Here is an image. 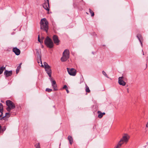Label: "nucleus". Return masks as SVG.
Instances as JSON below:
<instances>
[{
	"mask_svg": "<svg viewBox=\"0 0 148 148\" xmlns=\"http://www.w3.org/2000/svg\"><path fill=\"white\" fill-rule=\"evenodd\" d=\"M127 92H129V90H128V89H127Z\"/></svg>",
	"mask_w": 148,
	"mask_h": 148,
	"instance_id": "e433bc0d",
	"label": "nucleus"
},
{
	"mask_svg": "<svg viewBox=\"0 0 148 148\" xmlns=\"http://www.w3.org/2000/svg\"><path fill=\"white\" fill-rule=\"evenodd\" d=\"M97 113L98 114V117L99 118H101L103 117V115L101 111H98Z\"/></svg>",
	"mask_w": 148,
	"mask_h": 148,
	"instance_id": "aec40b11",
	"label": "nucleus"
},
{
	"mask_svg": "<svg viewBox=\"0 0 148 148\" xmlns=\"http://www.w3.org/2000/svg\"><path fill=\"white\" fill-rule=\"evenodd\" d=\"M41 40L40 39V37L39 35H38V41L39 42H40V40Z\"/></svg>",
	"mask_w": 148,
	"mask_h": 148,
	"instance_id": "c85d7f7f",
	"label": "nucleus"
},
{
	"mask_svg": "<svg viewBox=\"0 0 148 148\" xmlns=\"http://www.w3.org/2000/svg\"><path fill=\"white\" fill-rule=\"evenodd\" d=\"M89 12L91 14V16H93L94 15V13L90 9H89Z\"/></svg>",
	"mask_w": 148,
	"mask_h": 148,
	"instance_id": "b1692460",
	"label": "nucleus"
},
{
	"mask_svg": "<svg viewBox=\"0 0 148 148\" xmlns=\"http://www.w3.org/2000/svg\"><path fill=\"white\" fill-rule=\"evenodd\" d=\"M68 72L69 75H71L75 76L76 75V70L74 69H69L67 68Z\"/></svg>",
	"mask_w": 148,
	"mask_h": 148,
	"instance_id": "6e6552de",
	"label": "nucleus"
},
{
	"mask_svg": "<svg viewBox=\"0 0 148 148\" xmlns=\"http://www.w3.org/2000/svg\"><path fill=\"white\" fill-rule=\"evenodd\" d=\"M114 148H115V147Z\"/></svg>",
	"mask_w": 148,
	"mask_h": 148,
	"instance_id": "58836bf2",
	"label": "nucleus"
},
{
	"mask_svg": "<svg viewBox=\"0 0 148 148\" xmlns=\"http://www.w3.org/2000/svg\"><path fill=\"white\" fill-rule=\"evenodd\" d=\"M41 44H42L43 43V40H40V42H39Z\"/></svg>",
	"mask_w": 148,
	"mask_h": 148,
	"instance_id": "2f4dec72",
	"label": "nucleus"
},
{
	"mask_svg": "<svg viewBox=\"0 0 148 148\" xmlns=\"http://www.w3.org/2000/svg\"><path fill=\"white\" fill-rule=\"evenodd\" d=\"M43 45H42V47L43 48Z\"/></svg>",
	"mask_w": 148,
	"mask_h": 148,
	"instance_id": "c9c22d12",
	"label": "nucleus"
},
{
	"mask_svg": "<svg viewBox=\"0 0 148 148\" xmlns=\"http://www.w3.org/2000/svg\"><path fill=\"white\" fill-rule=\"evenodd\" d=\"M36 53L37 54V58H40L41 57L40 56V52L39 51H38V50H36Z\"/></svg>",
	"mask_w": 148,
	"mask_h": 148,
	"instance_id": "5701e85b",
	"label": "nucleus"
},
{
	"mask_svg": "<svg viewBox=\"0 0 148 148\" xmlns=\"http://www.w3.org/2000/svg\"><path fill=\"white\" fill-rule=\"evenodd\" d=\"M8 116V117L9 116H10V113H6L5 114V116Z\"/></svg>",
	"mask_w": 148,
	"mask_h": 148,
	"instance_id": "cd10ccee",
	"label": "nucleus"
},
{
	"mask_svg": "<svg viewBox=\"0 0 148 148\" xmlns=\"http://www.w3.org/2000/svg\"><path fill=\"white\" fill-rule=\"evenodd\" d=\"M40 29L47 32L48 29V22L45 18H42L40 22Z\"/></svg>",
	"mask_w": 148,
	"mask_h": 148,
	"instance_id": "f257e3e1",
	"label": "nucleus"
},
{
	"mask_svg": "<svg viewBox=\"0 0 148 148\" xmlns=\"http://www.w3.org/2000/svg\"><path fill=\"white\" fill-rule=\"evenodd\" d=\"M4 116L3 117V118L1 119V120L3 119L4 118Z\"/></svg>",
	"mask_w": 148,
	"mask_h": 148,
	"instance_id": "f704fd0d",
	"label": "nucleus"
},
{
	"mask_svg": "<svg viewBox=\"0 0 148 148\" xmlns=\"http://www.w3.org/2000/svg\"><path fill=\"white\" fill-rule=\"evenodd\" d=\"M1 115H0V117H1Z\"/></svg>",
	"mask_w": 148,
	"mask_h": 148,
	"instance_id": "4c0bfd02",
	"label": "nucleus"
},
{
	"mask_svg": "<svg viewBox=\"0 0 148 148\" xmlns=\"http://www.w3.org/2000/svg\"><path fill=\"white\" fill-rule=\"evenodd\" d=\"M44 64L45 71L48 74L49 77H51V70L50 66L45 62H44Z\"/></svg>",
	"mask_w": 148,
	"mask_h": 148,
	"instance_id": "39448f33",
	"label": "nucleus"
},
{
	"mask_svg": "<svg viewBox=\"0 0 148 148\" xmlns=\"http://www.w3.org/2000/svg\"><path fill=\"white\" fill-rule=\"evenodd\" d=\"M129 138L130 136L128 135L125 134L120 141L121 142H123V144L124 143H126L128 142Z\"/></svg>",
	"mask_w": 148,
	"mask_h": 148,
	"instance_id": "423d86ee",
	"label": "nucleus"
},
{
	"mask_svg": "<svg viewBox=\"0 0 148 148\" xmlns=\"http://www.w3.org/2000/svg\"><path fill=\"white\" fill-rule=\"evenodd\" d=\"M123 144V142H121L120 141H119V142L118 143L117 146L115 147V148H120L121 145Z\"/></svg>",
	"mask_w": 148,
	"mask_h": 148,
	"instance_id": "f3484780",
	"label": "nucleus"
},
{
	"mask_svg": "<svg viewBox=\"0 0 148 148\" xmlns=\"http://www.w3.org/2000/svg\"><path fill=\"white\" fill-rule=\"evenodd\" d=\"M50 81L51 82L52 86L55 90H57V86L55 81L53 80L52 78L50 79Z\"/></svg>",
	"mask_w": 148,
	"mask_h": 148,
	"instance_id": "9b49d317",
	"label": "nucleus"
},
{
	"mask_svg": "<svg viewBox=\"0 0 148 148\" xmlns=\"http://www.w3.org/2000/svg\"><path fill=\"white\" fill-rule=\"evenodd\" d=\"M102 113L103 116L105 114V112H103V113L102 112Z\"/></svg>",
	"mask_w": 148,
	"mask_h": 148,
	"instance_id": "72a5a7b5",
	"label": "nucleus"
},
{
	"mask_svg": "<svg viewBox=\"0 0 148 148\" xmlns=\"http://www.w3.org/2000/svg\"><path fill=\"white\" fill-rule=\"evenodd\" d=\"M123 144V142H121L120 141H119V142L118 143L117 146L115 147V148H120L121 145Z\"/></svg>",
	"mask_w": 148,
	"mask_h": 148,
	"instance_id": "dca6fc26",
	"label": "nucleus"
},
{
	"mask_svg": "<svg viewBox=\"0 0 148 148\" xmlns=\"http://www.w3.org/2000/svg\"><path fill=\"white\" fill-rule=\"evenodd\" d=\"M66 91L67 92V93H69V91L68 90V89L67 88L66 89Z\"/></svg>",
	"mask_w": 148,
	"mask_h": 148,
	"instance_id": "7c9ffc66",
	"label": "nucleus"
},
{
	"mask_svg": "<svg viewBox=\"0 0 148 148\" xmlns=\"http://www.w3.org/2000/svg\"><path fill=\"white\" fill-rule=\"evenodd\" d=\"M67 87V86L66 85H65L64 86V87H63V88L66 89Z\"/></svg>",
	"mask_w": 148,
	"mask_h": 148,
	"instance_id": "c756f323",
	"label": "nucleus"
},
{
	"mask_svg": "<svg viewBox=\"0 0 148 148\" xmlns=\"http://www.w3.org/2000/svg\"><path fill=\"white\" fill-rule=\"evenodd\" d=\"M35 146L36 148H40L39 143H38L36 144Z\"/></svg>",
	"mask_w": 148,
	"mask_h": 148,
	"instance_id": "bb28decb",
	"label": "nucleus"
},
{
	"mask_svg": "<svg viewBox=\"0 0 148 148\" xmlns=\"http://www.w3.org/2000/svg\"><path fill=\"white\" fill-rule=\"evenodd\" d=\"M103 74L106 77L108 78V75L106 74V73L104 71H103L102 72Z\"/></svg>",
	"mask_w": 148,
	"mask_h": 148,
	"instance_id": "393cba45",
	"label": "nucleus"
},
{
	"mask_svg": "<svg viewBox=\"0 0 148 148\" xmlns=\"http://www.w3.org/2000/svg\"><path fill=\"white\" fill-rule=\"evenodd\" d=\"M13 51L16 55H19L20 53V50L16 47L14 48L13 49Z\"/></svg>",
	"mask_w": 148,
	"mask_h": 148,
	"instance_id": "ddd939ff",
	"label": "nucleus"
},
{
	"mask_svg": "<svg viewBox=\"0 0 148 148\" xmlns=\"http://www.w3.org/2000/svg\"><path fill=\"white\" fill-rule=\"evenodd\" d=\"M21 63L17 67V69L16 70V73L17 74L18 73V72L19 71V69H20L21 68Z\"/></svg>",
	"mask_w": 148,
	"mask_h": 148,
	"instance_id": "4be33fe9",
	"label": "nucleus"
},
{
	"mask_svg": "<svg viewBox=\"0 0 148 148\" xmlns=\"http://www.w3.org/2000/svg\"><path fill=\"white\" fill-rule=\"evenodd\" d=\"M45 45L48 47L52 48L53 46V43L52 40L49 37L47 36L45 40Z\"/></svg>",
	"mask_w": 148,
	"mask_h": 148,
	"instance_id": "f03ea898",
	"label": "nucleus"
},
{
	"mask_svg": "<svg viewBox=\"0 0 148 148\" xmlns=\"http://www.w3.org/2000/svg\"><path fill=\"white\" fill-rule=\"evenodd\" d=\"M38 63L39 65L41 66V67H43L44 66L42 65L41 60V57L40 58H38L37 59Z\"/></svg>",
	"mask_w": 148,
	"mask_h": 148,
	"instance_id": "4468645a",
	"label": "nucleus"
},
{
	"mask_svg": "<svg viewBox=\"0 0 148 148\" xmlns=\"http://www.w3.org/2000/svg\"><path fill=\"white\" fill-rule=\"evenodd\" d=\"M68 140L69 141L71 145L73 142V138L71 136H69L68 137Z\"/></svg>",
	"mask_w": 148,
	"mask_h": 148,
	"instance_id": "a211bd4d",
	"label": "nucleus"
},
{
	"mask_svg": "<svg viewBox=\"0 0 148 148\" xmlns=\"http://www.w3.org/2000/svg\"><path fill=\"white\" fill-rule=\"evenodd\" d=\"M12 71H8L5 70L4 72V75L6 77L10 76L12 75Z\"/></svg>",
	"mask_w": 148,
	"mask_h": 148,
	"instance_id": "f8f14e48",
	"label": "nucleus"
},
{
	"mask_svg": "<svg viewBox=\"0 0 148 148\" xmlns=\"http://www.w3.org/2000/svg\"><path fill=\"white\" fill-rule=\"evenodd\" d=\"M69 50L65 49L63 52L62 57L61 58V60L62 62L66 61L69 58Z\"/></svg>",
	"mask_w": 148,
	"mask_h": 148,
	"instance_id": "20e7f679",
	"label": "nucleus"
},
{
	"mask_svg": "<svg viewBox=\"0 0 148 148\" xmlns=\"http://www.w3.org/2000/svg\"><path fill=\"white\" fill-rule=\"evenodd\" d=\"M137 37L138 38V40H139V41L140 42L141 45H142V43L141 41V40L142 39V37L141 36L140 34H138L137 35Z\"/></svg>",
	"mask_w": 148,
	"mask_h": 148,
	"instance_id": "2eb2a0df",
	"label": "nucleus"
},
{
	"mask_svg": "<svg viewBox=\"0 0 148 148\" xmlns=\"http://www.w3.org/2000/svg\"><path fill=\"white\" fill-rule=\"evenodd\" d=\"M52 91V89L49 88H47L46 89V91L48 92H50Z\"/></svg>",
	"mask_w": 148,
	"mask_h": 148,
	"instance_id": "a878e982",
	"label": "nucleus"
},
{
	"mask_svg": "<svg viewBox=\"0 0 148 148\" xmlns=\"http://www.w3.org/2000/svg\"><path fill=\"white\" fill-rule=\"evenodd\" d=\"M7 106L8 107L6 108L8 111L10 112L11 110L15 108L14 104L11 101L7 100L6 102Z\"/></svg>",
	"mask_w": 148,
	"mask_h": 148,
	"instance_id": "7ed1b4c3",
	"label": "nucleus"
},
{
	"mask_svg": "<svg viewBox=\"0 0 148 148\" xmlns=\"http://www.w3.org/2000/svg\"><path fill=\"white\" fill-rule=\"evenodd\" d=\"M123 77H119V78L118 83L120 85L124 86L125 85L126 83L123 80Z\"/></svg>",
	"mask_w": 148,
	"mask_h": 148,
	"instance_id": "9d476101",
	"label": "nucleus"
},
{
	"mask_svg": "<svg viewBox=\"0 0 148 148\" xmlns=\"http://www.w3.org/2000/svg\"><path fill=\"white\" fill-rule=\"evenodd\" d=\"M44 39V37H41V40H42Z\"/></svg>",
	"mask_w": 148,
	"mask_h": 148,
	"instance_id": "473e14b6",
	"label": "nucleus"
},
{
	"mask_svg": "<svg viewBox=\"0 0 148 148\" xmlns=\"http://www.w3.org/2000/svg\"><path fill=\"white\" fill-rule=\"evenodd\" d=\"M43 8L47 11L49 12V0H45V2L43 5Z\"/></svg>",
	"mask_w": 148,
	"mask_h": 148,
	"instance_id": "0eeeda50",
	"label": "nucleus"
},
{
	"mask_svg": "<svg viewBox=\"0 0 148 148\" xmlns=\"http://www.w3.org/2000/svg\"><path fill=\"white\" fill-rule=\"evenodd\" d=\"M53 40L54 43L57 45L59 44L60 40L58 39V37L56 35H54L53 37Z\"/></svg>",
	"mask_w": 148,
	"mask_h": 148,
	"instance_id": "1a4fd4ad",
	"label": "nucleus"
},
{
	"mask_svg": "<svg viewBox=\"0 0 148 148\" xmlns=\"http://www.w3.org/2000/svg\"><path fill=\"white\" fill-rule=\"evenodd\" d=\"M85 90L86 92H90V90L89 89V87L87 85H86V88Z\"/></svg>",
	"mask_w": 148,
	"mask_h": 148,
	"instance_id": "412c9836",
	"label": "nucleus"
},
{
	"mask_svg": "<svg viewBox=\"0 0 148 148\" xmlns=\"http://www.w3.org/2000/svg\"><path fill=\"white\" fill-rule=\"evenodd\" d=\"M3 106L2 103H0V112L1 113V115L3 114Z\"/></svg>",
	"mask_w": 148,
	"mask_h": 148,
	"instance_id": "6ab92c4d",
	"label": "nucleus"
}]
</instances>
